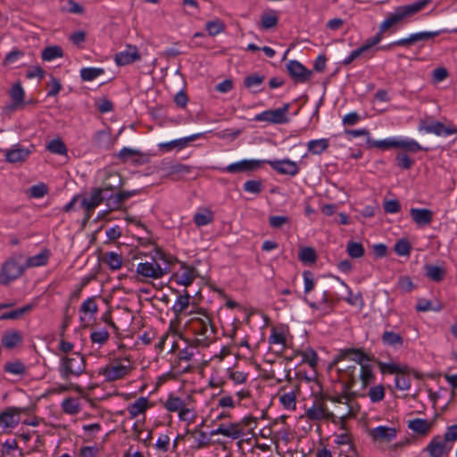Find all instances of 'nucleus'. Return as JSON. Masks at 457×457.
<instances>
[{
  "instance_id": "nucleus-1",
  "label": "nucleus",
  "mask_w": 457,
  "mask_h": 457,
  "mask_svg": "<svg viewBox=\"0 0 457 457\" xmlns=\"http://www.w3.org/2000/svg\"><path fill=\"white\" fill-rule=\"evenodd\" d=\"M368 360L360 349L346 348L341 350L329 364V369H336L338 380L345 390H350L358 379L359 364Z\"/></svg>"
},
{
  "instance_id": "nucleus-2",
  "label": "nucleus",
  "mask_w": 457,
  "mask_h": 457,
  "mask_svg": "<svg viewBox=\"0 0 457 457\" xmlns=\"http://www.w3.org/2000/svg\"><path fill=\"white\" fill-rule=\"evenodd\" d=\"M184 327L193 334L197 345L206 347L215 338V328L210 315L204 311L189 312Z\"/></svg>"
},
{
  "instance_id": "nucleus-3",
  "label": "nucleus",
  "mask_w": 457,
  "mask_h": 457,
  "mask_svg": "<svg viewBox=\"0 0 457 457\" xmlns=\"http://www.w3.org/2000/svg\"><path fill=\"white\" fill-rule=\"evenodd\" d=\"M172 261L162 251H156L151 261L139 262L136 273L139 281L159 279L170 272Z\"/></svg>"
},
{
  "instance_id": "nucleus-4",
  "label": "nucleus",
  "mask_w": 457,
  "mask_h": 457,
  "mask_svg": "<svg viewBox=\"0 0 457 457\" xmlns=\"http://www.w3.org/2000/svg\"><path fill=\"white\" fill-rule=\"evenodd\" d=\"M163 407L169 412H175L179 421L189 426L195 422L197 418L196 403L191 395L180 397L170 394L163 403Z\"/></svg>"
},
{
  "instance_id": "nucleus-5",
  "label": "nucleus",
  "mask_w": 457,
  "mask_h": 457,
  "mask_svg": "<svg viewBox=\"0 0 457 457\" xmlns=\"http://www.w3.org/2000/svg\"><path fill=\"white\" fill-rule=\"evenodd\" d=\"M429 3L430 0H420L410 4L396 7L381 23V29L388 30L398 23L409 21L414 14L423 10Z\"/></svg>"
},
{
  "instance_id": "nucleus-6",
  "label": "nucleus",
  "mask_w": 457,
  "mask_h": 457,
  "mask_svg": "<svg viewBox=\"0 0 457 457\" xmlns=\"http://www.w3.org/2000/svg\"><path fill=\"white\" fill-rule=\"evenodd\" d=\"M328 400L334 404L333 411H330L333 415V423H337V420L343 423L345 420L354 417L358 411L356 402L346 394L328 396Z\"/></svg>"
},
{
  "instance_id": "nucleus-7",
  "label": "nucleus",
  "mask_w": 457,
  "mask_h": 457,
  "mask_svg": "<svg viewBox=\"0 0 457 457\" xmlns=\"http://www.w3.org/2000/svg\"><path fill=\"white\" fill-rule=\"evenodd\" d=\"M86 371V361L79 353L65 354L61 358L59 373L64 380L79 378Z\"/></svg>"
},
{
  "instance_id": "nucleus-8",
  "label": "nucleus",
  "mask_w": 457,
  "mask_h": 457,
  "mask_svg": "<svg viewBox=\"0 0 457 457\" xmlns=\"http://www.w3.org/2000/svg\"><path fill=\"white\" fill-rule=\"evenodd\" d=\"M134 370L133 363L129 358H116L99 370V375L107 382L122 379Z\"/></svg>"
},
{
  "instance_id": "nucleus-9",
  "label": "nucleus",
  "mask_w": 457,
  "mask_h": 457,
  "mask_svg": "<svg viewBox=\"0 0 457 457\" xmlns=\"http://www.w3.org/2000/svg\"><path fill=\"white\" fill-rule=\"evenodd\" d=\"M21 257V254H14L3 263L0 270V284L8 285L22 275L25 266L19 263Z\"/></svg>"
},
{
  "instance_id": "nucleus-10",
  "label": "nucleus",
  "mask_w": 457,
  "mask_h": 457,
  "mask_svg": "<svg viewBox=\"0 0 457 457\" xmlns=\"http://www.w3.org/2000/svg\"><path fill=\"white\" fill-rule=\"evenodd\" d=\"M419 131H424L428 134H434L437 137H447L452 134H457V127L452 123L445 124L440 121L420 120L419 122Z\"/></svg>"
},
{
  "instance_id": "nucleus-11",
  "label": "nucleus",
  "mask_w": 457,
  "mask_h": 457,
  "mask_svg": "<svg viewBox=\"0 0 457 457\" xmlns=\"http://www.w3.org/2000/svg\"><path fill=\"white\" fill-rule=\"evenodd\" d=\"M289 107V104H286L281 108H278L275 110H266L261 113L256 114L253 118V120L264 121L270 124L287 123L289 120L287 115Z\"/></svg>"
},
{
  "instance_id": "nucleus-12",
  "label": "nucleus",
  "mask_w": 457,
  "mask_h": 457,
  "mask_svg": "<svg viewBox=\"0 0 457 457\" xmlns=\"http://www.w3.org/2000/svg\"><path fill=\"white\" fill-rule=\"evenodd\" d=\"M100 186L97 187L103 193L113 192L119 189L122 185L120 175L114 170L104 169L98 172Z\"/></svg>"
},
{
  "instance_id": "nucleus-13",
  "label": "nucleus",
  "mask_w": 457,
  "mask_h": 457,
  "mask_svg": "<svg viewBox=\"0 0 457 457\" xmlns=\"http://www.w3.org/2000/svg\"><path fill=\"white\" fill-rule=\"evenodd\" d=\"M305 416L310 420H330L332 422L333 415L328 410L325 400L322 397H316L312 405L305 410Z\"/></svg>"
},
{
  "instance_id": "nucleus-14",
  "label": "nucleus",
  "mask_w": 457,
  "mask_h": 457,
  "mask_svg": "<svg viewBox=\"0 0 457 457\" xmlns=\"http://www.w3.org/2000/svg\"><path fill=\"white\" fill-rule=\"evenodd\" d=\"M104 193L97 187H94L88 195L81 198L80 206L83 208L85 214L84 218L88 220L95 211V209L104 202Z\"/></svg>"
},
{
  "instance_id": "nucleus-15",
  "label": "nucleus",
  "mask_w": 457,
  "mask_h": 457,
  "mask_svg": "<svg viewBox=\"0 0 457 457\" xmlns=\"http://www.w3.org/2000/svg\"><path fill=\"white\" fill-rule=\"evenodd\" d=\"M21 408L8 407L0 413L1 432L8 433L20 422Z\"/></svg>"
},
{
  "instance_id": "nucleus-16",
  "label": "nucleus",
  "mask_w": 457,
  "mask_h": 457,
  "mask_svg": "<svg viewBox=\"0 0 457 457\" xmlns=\"http://www.w3.org/2000/svg\"><path fill=\"white\" fill-rule=\"evenodd\" d=\"M368 434L376 444H388L396 438L397 428L395 427L378 426L369 429Z\"/></svg>"
},
{
  "instance_id": "nucleus-17",
  "label": "nucleus",
  "mask_w": 457,
  "mask_h": 457,
  "mask_svg": "<svg viewBox=\"0 0 457 457\" xmlns=\"http://www.w3.org/2000/svg\"><path fill=\"white\" fill-rule=\"evenodd\" d=\"M204 422L201 425L192 428L187 429V435L189 436V439L192 441V447L196 450L208 448L212 445L211 433L202 430V427Z\"/></svg>"
},
{
  "instance_id": "nucleus-18",
  "label": "nucleus",
  "mask_w": 457,
  "mask_h": 457,
  "mask_svg": "<svg viewBox=\"0 0 457 457\" xmlns=\"http://www.w3.org/2000/svg\"><path fill=\"white\" fill-rule=\"evenodd\" d=\"M134 195L133 191H119L117 193L113 191L104 193V198L108 211L112 212L122 209L124 203Z\"/></svg>"
},
{
  "instance_id": "nucleus-19",
  "label": "nucleus",
  "mask_w": 457,
  "mask_h": 457,
  "mask_svg": "<svg viewBox=\"0 0 457 457\" xmlns=\"http://www.w3.org/2000/svg\"><path fill=\"white\" fill-rule=\"evenodd\" d=\"M452 448L442 436L437 435L430 440L425 451L430 457H444L449 454Z\"/></svg>"
},
{
  "instance_id": "nucleus-20",
  "label": "nucleus",
  "mask_w": 457,
  "mask_h": 457,
  "mask_svg": "<svg viewBox=\"0 0 457 457\" xmlns=\"http://www.w3.org/2000/svg\"><path fill=\"white\" fill-rule=\"evenodd\" d=\"M153 406V403L147 397L140 396L133 403H129L126 411L129 413V419L134 420L139 416H145V412Z\"/></svg>"
},
{
  "instance_id": "nucleus-21",
  "label": "nucleus",
  "mask_w": 457,
  "mask_h": 457,
  "mask_svg": "<svg viewBox=\"0 0 457 457\" xmlns=\"http://www.w3.org/2000/svg\"><path fill=\"white\" fill-rule=\"evenodd\" d=\"M287 69L292 79L298 83H304L312 77V71L305 68L300 62L293 60L288 62Z\"/></svg>"
},
{
  "instance_id": "nucleus-22",
  "label": "nucleus",
  "mask_w": 457,
  "mask_h": 457,
  "mask_svg": "<svg viewBox=\"0 0 457 457\" xmlns=\"http://www.w3.org/2000/svg\"><path fill=\"white\" fill-rule=\"evenodd\" d=\"M140 59L138 48L133 45H128L123 51L117 53L114 56V62L118 66L128 65Z\"/></svg>"
},
{
  "instance_id": "nucleus-23",
  "label": "nucleus",
  "mask_w": 457,
  "mask_h": 457,
  "mask_svg": "<svg viewBox=\"0 0 457 457\" xmlns=\"http://www.w3.org/2000/svg\"><path fill=\"white\" fill-rule=\"evenodd\" d=\"M263 162H267L274 170L283 175L295 176L299 172L296 162L289 159Z\"/></svg>"
},
{
  "instance_id": "nucleus-24",
  "label": "nucleus",
  "mask_w": 457,
  "mask_h": 457,
  "mask_svg": "<svg viewBox=\"0 0 457 457\" xmlns=\"http://www.w3.org/2000/svg\"><path fill=\"white\" fill-rule=\"evenodd\" d=\"M197 276L198 272L194 267L182 263L180 269L174 274V279L178 284L188 287Z\"/></svg>"
},
{
  "instance_id": "nucleus-25",
  "label": "nucleus",
  "mask_w": 457,
  "mask_h": 457,
  "mask_svg": "<svg viewBox=\"0 0 457 457\" xmlns=\"http://www.w3.org/2000/svg\"><path fill=\"white\" fill-rule=\"evenodd\" d=\"M4 153L8 162L17 163L25 162L30 155L31 150L21 145H14L12 148L4 150Z\"/></svg>"
},
{
  "instance_id": "nucleus-26",
  "label": "nucleus",
  "mask_w": 457,
  "mask_h": 457,
  "mask_svg": "<svg viewBox=\"0 0 457 457\" xmlns=\"http://www.w3.org/2000/svg\"><path fill=\"white\" fill-rule=\"evenodd\" d=\"M211 435H222L231 439H237L244 435V432L240 423H228L220 425L216 429L211 431Z\"/></svg>"
},
{
  "instance_id": "nucleus-27",
  "label": "nucleus",
  "mask_w": 457,
  "mask_h": 457,
  "mask_svg": "<svg viewBox=\"0 0 457 457\" xmlns=\"http://www.w3.org/2000/svg\"><path fill=\"white\" fill-rule=\"evenodd\" d=\"M378 367L382 373H389L395 375L400 373H412L414 377H416L417 378H420V374L418 371L411 370L407 365H401L395 362L379 361Z\"/></svg>"
},
{
  "instance_id": "nucleus-28",
  "label": "nucleus",
  "mask_w": 457,
  "mask_h": 457,
  "mask_svg": "<svg viewBox=\"0 0 457 457\" xmlns=\"http://www.w3.org/2000/svg\"><path fill=\"white\" fill-rule=\"evenodd\" d=\"M262 163H264V162L256 160H244L228 165L226 168L223 169V170L229 173L249 171L258 169Z\"/></svg>"
},
{
  "instance_id": "nucleus-29",
  "label": "nucleus",
  "mask_w": 457,
  "mask_h": 457,
  "mask_svg": "<svg viewBox=\"0 0 457 457\" xmlns=\"http://www.w3.org/2000/svg\"><path fill=\"white\" fill-rule=\"evenodd\" d=\"M434 426L433 421H429L424 419H413L408 421V428L411 429L413 433L426 436L428 435Z\"/></svg>"
},
{
  "instance_id": "nucleus-30",
  "label": "nucleus",
  "mask_w": 457,
  "mask_h": 457,
  "mask_svg": "<svg viewBox=\"0 0 457 457\" xmlns=\"http://www.w3.org/2000/svg\"><path fill=\"white\" fill-rule=\"evenodd\" d=\"M410 214L413 221L420 227L427 226L431 223L433 212L429 209L411 208Z\"/></svg>"
},
{
  "instance_id": "nucleus-31",
  "label": "nucleus",
  "mask_w": 457,
  "mask_h": 457,
  "mask_svg": "<svg viewBox=\"0 0 457 457\" xmlns=\"http://www.w3.org/2000/svg\"><path fill=\"white\" fill-rule=\"evenodd\" d=\"M189 299L190 296L186 293L185 295H179L173 304L172 310L179 320L187 319L188 313L186 312V310L189 305Z\"/></svg>"
},
{
  "instance_id": "nucleus-32",
  "label": "nucleus",
  "mask_w": 457,
  "mask_h": 457,
  "mask_svg": "<svg viewBox=\"0 0 457 457\" xmlns=\"http://www.w3.org/2000/svg\"><path fill=\"white\" fill-rule=\"evenodd\" d=\"M23 337L18 330H8L2 337V345L7 349H13L22 343Z\"/></svg>"
},
{
  "instance_id": "nucleus-33",
  "label": "nucleus",
  "mask_w": 457,
  "mask_h": 457,
  "mask_svg": "<svg viewBox=\"0 0 457 457\" xmlns=\"http://www.w3.org/2000/svg\"><path fill=\"white\" fill-rule=\"evenodd\" d=\"M199 137V134L192 135L190 137L175 139L166 143H161L159 148L164 151H170L172 149H183L187 144Z\"/></svg>"
},
{
  "instance_id": "nucleus-34",
  "label": "nucleus",
  "mask_w": 457,
  "mask_h": 457,
  "mask_svg": "<svg viewBox=\"0 0 457 457\" xmlns=\"http://www.w3.org/2000/svg\"><path fill=\"white\" fill-rule=\"evenodd\" d=\"M62 411L68 415H77L81 411L80 399L77 397H67L61 403Z\"/></svg>"
},
{
  "instance_id": "nucleus-35",
  "label": "nucleus",
  "mask_w": 457,
  "mask_h": 457,
  "mask_svg": "<svg viewBox=\"0 0 457 457\" xmlns=\"http://www.w3.org/2000/svg\"><path fill=\"white\" fill-rule=\"evenodd\" d=\"M50 253L47 249L42 250L34 256H30L26 260L25 269L32 267H40L47 263Z\"/></svg>"
},
{
  "instance_id": "nucleus-36",
  "label": "nucleus",
  "mask_w": 457,
  "mask_h": 457,
  "mask_svg": "<svg viewBox=\"0 0 457 457\" xmlns=\"http://www.w3.org/2000/svg\"><path fill=\"white\" fill-rule=\"evenodd\" d=\"M358 378L361 381L362 387H367L375 379L372 368L367 364H359Z\"/></svg>"
},
{
  "instance_id": "nucleus-37",
  "label": "nucleus",
  "mask_w": 457,
  "mask_h": 457,
  "mask_svg": "<svg viewBox=\"0 0 457 457\" xmlns=\"http://www.w3.org/2000/svg\"><path fill=\"white\" fill-rule=\"evenodd\" d=\"M395 148H401L411 153H417L423 150V147L417 141L407 137H395Z\"/></svg>"
},
{
  "instance_id": "nucleus-38",
  "label": "nucleus",
  "mask_w": 457,
  "mask_h": 457,
  "mask_svg": "<svg viewBox=\"0 0 457 457\" xmlns=\"http://www.w3.org/2000/svg\"><path fill=\"white\" fill-rule=\"evenodd\" d=\"M301 356V362L306 363L310 368L314 370L318 365L319 357L317 353L312 348H306L297 353Z\"/></svg>"
},
{
  "instance_id": "nucleus-39",
  "label": "nucleus",
  "mask_w": 457,
  "mask_h": 457,
  "mask_svg": "<svg viewBox=\"0 0 457 457\" xmlns=\"http://www.w3.org/2000/svg\"><path fill=\"white\" fill-rule=\"evenodd\" d=\"M2 455H9L12 457L21 456V450L19 449L17 439L6 440L1 445Z\"/></svg>"
},
{
  "instance_id": "nucleus-40",
  "label": "nucleus",
  "mask_w": 457,
  "mask_h": 457,
  "mask_svg": "<svg viewBox=\"0 0 457 457\" xmlns=\"http://www.w3.org/2000/svg\"><path fill=\"white\" fill-rule=\"evenodd\" d=\"M425 270L427 277L436 282L442 281L445 276V270L440 266L427 264Z\"/></svg>"
},
{
  "instance_id": "nucleus-41",
  "label": "nucleus",
  "mask_w": 457,
  "mask_h": 457,
  "mask_svg": "<svg viewBox=\"0 0 457 457\" xmlns=\"http://www.w3.org/2000/svg\"><path fill=\"white\" fill-rule=\"evenodd\" d=\"M103 262L110 267V269L116 270L122 265V256L115 252H107L103 256Z\"/></svg>"
},
{
  "instance_id": "nucleus-42",
  "label": "nucleus",
  "mask_w": 457,
  "mask_h": 457,
  "mask_svg": "<svg viewBox=\"0 0 457 457\" xmlns=\"http://www.w3.org/2000/svg\"><path fill=\"white\" fill-rule=\"evenodd\" d=\"M193 220L197 227L206 226L212 222L213 213L209 209H204L195 213Z\"/></svg>"
},
{
  "instance_id": "nucleus-43",
  "label": "nucleus",
  "mask_w": 457,
  "mask_h": 457,
  "mask_svg": "<svg viewBox=\"0 0 457 457\" xmlns=\"http://www.w3.org/2000/svg\"><path fill=\"white\" fill-rule=\"evenodd\" d=\"M328 139L320 138L309 141L307 148L312 154H320L328 149Z\"/></svg>"
},
{
  "instance_id": "nucleus-44",
  "label": "nucleus",
  "mask_w": 457,
  "mask_h": 457,
  "mask_svg": "<svg viewBox=\"0 0 457 457\" xmlns=\"http://www.w3.org/2000/svg\"><path fill=\"white\" fill-rule=\"evenodd\" d=\"M279 403L283 407L289 411H294L296 407V396L294 391L284 392L278 395Z\"/></svg>"
},
{
  "instance_id": "nucleus-45",
  "label": "nucleus",
  "mask_w": 457,
  "mask_h": 457,
  "mask_svg": "<svg viewBox=\"0 0 457 457\" xmlns=\"http://www.w3.org/2000/svg\"><path fill=\"white\" fill-rule=\"evenodd\" d=\"M278 17L274 11L263 12L261 16V27L263 29H270L277 26Z\"/></svg>"
},
{
  "instance_id": "nucleus-46",
  "label": "nucleus",
  "mask_w": 457,
  "mask_h": 457,
  "mask_svg": "<svg viewBox=\"0 0 457 457\" xmlns=\"http://www.w3.org/2000/svg\"><path fill=\"white\" fill-rule=\"evenodd\" d=\"M386 30L381 29V25L379 26L378 32L372 37L368 38L363 45H361L368 54H370V56H373V54L376 52L375 46L378 45L383 38V33Z\"/></svg>"
},
{
  "instance_id": "nucleus-47",
  "label": "nucleus",
  "mask_w": 457,
  "mask_h": 457,
  "mask_svg": "<svg viewBox=\"0 0 457 457\" xmlns=\"http://www.w3.org/2000/svg\"><path fill=\"white\" fill-rule=\"evenodd\" d=\"M62 56L63 51L59 46H47L42 51V59L46 62H51Z\"/></svg>"
},
{
  "instance_id": "nucleus-48",
  "label": "nucleus",
  "mask_w": 457,
  "mask_h": 457,
  "mask_svg": "<svg viewBox=\"0 0 457 457\" xmlns=\"http://www.w3.org/2000/svg\"><path fill=\"white\" fill-rule=\"evenodd\" d=\"M381 339L385 345L390 346H402L403 344V337L393 331H385Z\"/></svg>"
},
{
  "instance_id": "nucleus-49",
  "label": "nucleus",
  "mask_w": 457,
  "mask_h": 457,
  "mask_svg": "<svg viewBox=\"0 0 457 457\" xmlns=\"http://www.w3.org/2000/svg\"><path fill=\"white\" fill-rule=\"evenodd\" d=\"M104 73L103 68L87 67L80 70V77L84 81H92Z\"/></svg>"
},
{
  "instance_id": "nucleus-50",
  "label": "nucleus",
  "mask_w": 457,
  "mask_h": 457,
  "mask_svg": "<svg viewBox=\"0 0 457 457\" xmlns=\"http://www.w3.org/2000/svg\"><path fill=\"white\" fill-rule=\"evenodd\" d=\"M46 149L52 154L59 155L67 154V147L63 141L60 138H54L49 141V143L46 145Z\"/></svg>"
},
{
  "instance_id": "nucleus-51",
  "label": "nucleus",
  "mask_w": 457,
  "mask_h": 457,
  "mask_svg": "<svg viewBox=\"0 0 457 457\" xmlns=\"http://www.w3.org/2000/svg\"><path fill=\"white\" fill-rule=\"evenodd\" d=\"M199 352L196 346L187 345L185 348L179 351L178 358L179 361H192L195 360V356Z\"/></svg>"
},
{
  "instance_id": "nucleus-52",
  "label": "nucleus",
  "mask_w": 457,
  "mask_h": 457,
  "mask_svg": "<svg viewBox=\"0 0 457 457\" xmlns=\"http://www.w3.org/2000/svg\"><path fill=\"white\" fill-rule=\"evenodd\" d=\"M367 145H369V147H376L383 150L395 148V137L386 138L383 140H373L370 137H368Z\"/></svg>"
},
{
  "instance_id": "nucleus-53",
  "label": "nucleus",
  "mask_w": 457,
  "mask_h": 457,
  "mask_svg": "<svg viewBox=\"0 0 457 457\" xmlns=\"http://www.w3.org/2000/svg\"><path fill=\"white\" fill-rule=\"evenodd\" d=\"M368 397L371 403L381 402L385 398V387L383 385H376L371 386L368 393Z\"/></svg>"
},
{
  "instance_id": "nucleus-54",
  "label": "nucleus",
  "mask_w": 457,
  "mask_h": 457,
  "mask_svg": "<svg viewBox=\"0 0 457 457\" xmlns=\"http://www.w3.org/2000/svg\"><path fill=\"white\" fill-rule=\"evenodd\" d=\"M45 448V438L43 436L39 435L37 433V435H33L32 440L30 444H29V446L27 447L28 453L32 452H43Z\"/></svg>"
},
{
  "instance_id": "nucleus-55",
  "label": "nucleus",
  "mask_w": 457,
  "mask_h": 457,
  "mask_svg": "<svg viewBox=\"0 0 457 457\" xmlns=\"http://www.w3.org/2000/svg\"><path fill=\"white\" fill-rule=\"evenodd\" d=\"M441 32H442L441 30H436V31H421V32L411 34L410 37H411V44L413 45L420 41L428 40L430 38L439 36L441 34Z\"/></svg>"
},
{
  "instance_id": "nucleus-56",
  "label": "nucleus",
  "mask_w": 457,
  "mask_h": 457,
  "mask_svg": "<svg viewBox=\"0 0 457 457\" xmlns=\"http://www.w3.org/2000/svg\"><path fill=\"white\" fill-rule=\"evenodd\" d=\"M32 310V305L28 304L24 307L4 312L0 316V320H17L21 318L24 313Z\"/></svg>"
},
{
  "instance_id": "nucleus-57",
  "label": "nucleus",
  "mask_w": 457,
  "mask_h": 457,
  "mask_svg": "<svg viewBox=\"0 0 457 457\" xmlns=\"http://www.w3.org/2000/svg\"><path fill=\"white\" fill-rule=\"evenodd\" d=\"M11 97L13 101V106L21 104L24 100V90L20 83L14 84L10 91Z\"/></svg>"
},
{
  "instance_id": "nucleus-58",
  "label": "nucleus",
  "mask_w": 457,
  "mask_h": 457,
  "mask_svg": "<svg viewBox=\"0 0 457 457\" xmlns=\"http://www.w3.org/2000/svg\"><path fill=\"white\" fill-rule=\"evenodd\" d=\"M346 252L352 258H361L364 254V248L361 243L350 241L346 245Z\"/></svg>"
},
{
  "instance_id": "nucleus-59",
  "label": "nucleus",
  "mask_w": 457,
  "mask_h": 457,
  "mask_svg": "<svg viewBox=\"0 0 457 457\" xmlns=\"http://www.w3.org/2000/svg\"><path fill=\"white\" fill-rule=\"evenodd\" d=\"M205 29L208 31V34L210 36L213 37V36H216V35L221 33L224 30L225 26H224V23L220 20L216 19V20L208 21L205 25Z\"/></svg>"
},
{
  "instance_id": "nucleus-60",
  "label": "nucleus",
  "mask_w": 457,
  "mask_h": 457,
  "mask_svg": "<svg viewBox=\"0 0 457 457\" xmlns=\"http://www.w3.org/2000/svg\"><path fill=\"white\" fill-rule=\"evenodd\" d=\"M299 259L304 263H313L316 260V253L312 247H303L300 250Z\"/></svg>"
},
{
  "instance_id": "nucleus-61",
  "label": "nucleus",
  "mask_w": 457,
  "mask_h": 457,
  "mask_svg": "<svg viewBox=\"0 0 457 457\" xmlns=\"http://www.w3.org/2000/svg\"><path fill=\"white\" fill-rule=\"evenodd\" d=\"M4 369V371L14 375H21L26 371L24 364L21 361L7 362Z\"/></svg>"
},
{
  "instance_id": "nucleus-62",
  "label": "nucleus",
  "mask_w": 457,
  "mask_h": 457,
  "mask_svg": "<svg viewBox=\"0 0 457 457\" xmlns=\"http://www.w3.org/2000/svg\"><path fill=\"white\" fill-rule=\"evenodd\" d=\"M228 378L236 385H241L246 382L248 378V373H245L237 370H229Z\"/></svg>"
},
{
  "instance_id": "nucleus-63",
  "label": "nucleus",
  "mask_w": 457,
  "mask_h": 457,
  "mask_svg": "<svg viewBox=\"0 0 457 457\" xmlns=\"http://www.w3.org/2000/svg\"><path fill=\"white\" fill-rule=\"evenodd\" d=\"M409 373H400L395 377V387L399 390L405 391L411 387V381L407 377Z\"/></svg>"
},
{
  "instance_id": "nucleus-64",
  "label": "nucleus",
  "mask_w": 457,
  "mask_h": 457,
  "mask_svg": "<svg viewBox=\"0 0 457 457\" xmlns=\"http://www.w3.org/2000/svg\"><path fill=\"white\" fill-rule=\"evenodd\" d=\"M109 332L104 328L94 331L90 335L92 342L100 345H104L109 339Z\"/></svg>"
}]
</instances>
